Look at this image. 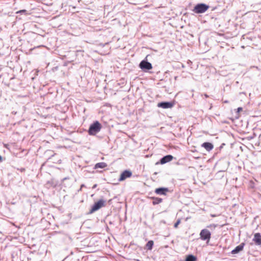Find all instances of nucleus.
I'll return each instance as SVG.
<instances>
[{"mask_svg": "<svg viewBox=\"0 0 261 261\" xmlns=\"http://www.w3.org/2000/svg\"><path fill=\"white\" fill-rule=\"evenodd\" d=\"M139 67L144 71H146L152 68L151 64L145 60H142L140 63Z\"/></svg>", "mask_w": 261, "mask_h": 261, "instance_id": "nucleus-4", "label": "nucleus"}, {"mask_svg": "<svg viewBox=\"0 0 261 261\" xmlns=\"http://www.w3.org/2000/svg\"><path fill=\"white\" fill-rule=\"evenodd\" d=\"M211 235V232L208 231V229H202L200 233V238L202 240L206 241L207 243H208L210 241Z\"/></svg>", "mask_w": 261, "mask_h": 261, "instance_id": "nucleus-5", "label": "nucleus"}, {"mask_svg": "<svg viewBox=\"0 0 261 261\" xmlns=\"http://www.w3.org/2000/svg\"><path fill=\"white\" fill-rule=\"evenodd\" d=\"M253 241L256 245L261 246V235L259 233L254 234Z\"/></svg>", "mask_w": 261, "mask_h": 261, "instance_id": "nucleus-10", "label": "nucleus"}, {"mask_svg": "<svg viewBox=\"0 0 261 261\" xmlns=\"http://www.w3.org/2000/svg\"><path fill=\"white\" fill-rule=\"evenodd\" d=\"M96 187H97V185H96V184H95V185L93 186L92 189H94V188H95Z\"/></svg>", "mask_w": 261, "mask_h": 261, "instance_id": "nucleus-20", "label": "nucleus"}, {"mask_svg": "<svg viewBox=\"0 0 261 261\" xmlns=\"http://www.w3.org/2000/svg\"><path fill=\"white\" fill-rule=\"evenodd\" d=\"M244 246V243H241L239 245L237 246L233 250H232L231 253L233 254L238 253L243 249Z\"/></svg>", "mask_w": 261, "mask_h": 261, "instance_id": "nucleus-11", "label": "nucleus"}, {"mask_svg": "<svg viewBox=\"0 0 261 261\" xmlns=\"http://www.w3.org/2000/svg\"><path fill=\"white\" fill-rule=\"evenodd\" d=\"M169 189L167 188H159L155 190V193L160 195H166Z\"/></svg>", "mask_w": 261, "mask_h": 261, "instance_id": "nucleus-9", "label": "nucleus"}, {"mask_svg": "<svg viewBox=\"0 0 261 261\" xmlns=\"http://www.w3.org/2000/svg\"><path fill=\"white\" fill-rule=\"evenodd\" d=\"M243 110L242 108L239 107L237 109V112L239 113L240 111H242Z\"/></svg>", "mask_w": 261, "mask_h": 261, "instance_id": "nucleus-18", "label": "nucleus"}, {"mask_svg": "<svg viewBox=\"0 0 261 261\" xmlns=\"http://www.w3.org/2000/svg\"><path fill=\"white\" fill-rule=\"evenodd\" d=\"M173 159V156L172 155H167L163 157L160 161V162L156 163V165L160 163L161 164H165L168 162L171 161Z\"/></svg>", "mask_w": 261, "mask_h": 261, "instance_id": "nucleus-6", "label": "nucleus"}, {"mask_svg": "<svg viewBox=\"0 0 261 261\" xmlns=\"http://www.w3.org/2000/svg\"><path fill=\"white\" fill-rule=\"evenodd\" d=\"M106 201L103 199H100L98 200L97 202L95 203L94 205L92 206L91 209L90 210V213H92L95 211H97L101 207L104 206L105 205Z\"/></svg>", "mask_w": 261, "mask_h": 261, "instance_id": "nucleus-3", "label": "nucleus"}, {"mask_svg": "<svg viewBox=\"0 0 261 261\" xmlns=\"http://www.w3.org/2000/svg\"><path fill=\"white\" fill-rule=\"evenodd\" d=\"M107 166V164L105 162H100L96 164L94 166V169L105 168Z\"/></svg>", "mask_w": 261, "mask_h": 261, "instance_id": "nucleus-13", "label": "nucleus"}, {"mask_svg": "<svg viewBox=\"0 0 261 261\" xmlns=\"http://www.w3.org/2000/svg\"><path fill=\"white\" fill-rule=\"evenodd\" d=\"M173 106V103L171 102H161L158 104V107L163 109L171 108Z\"/></svg>", "mask_w": 261, "mask_h": 261, "instance_id": "nucleus-8", "label": "nucleus"}, {"mask_svg": "<svg viewBox=\"0 0 261 261\" xmlns=\"http://www.w3.org/2000/svg\"><path fill=\"white\" fill-rule=\"evenodd\" d=\"M132 175V173L129 170L124 171L120 175L119 181H123L126 178L130 177Z\"/></svg>", "mask_w": 261, "mask_h": 261, "instance_id": "nucleus-7", "label": "nucleus"}, {"mask_svg": "<svg viewBox=\"0 0 261 261\" xmlns=\"http://www.w3.org/2000/svg\"><path fill=\"white\" fill-rule=\"evenodd\" d=\"M101 127V124L98 121H96L90 125L88 130V133L90 135H95L100 132Z\"/></svg>", "mask_w": 261, "mask_h": 261, "instance_id": "nucleus-1", "label": "nucleus"}, {"mask_svg": "<svg viewBox=\"0 0 261 261\" xmlns=\"http://www.w3.org/2000/svg\"><path fill=\"white\" fill-rule=\"evenodd\" d=\"M179 223H180V220H178L176 223H175V224L174 225V227H177L178 225L179 224Z\"/></svg>", "mask_w": 261, "mask_h": 261, "instance_id": "nucleus-17", "label": "nucleus"}, {"mask_svg": "<svg viewBox=\"0 0 261 261\" xmlns=\"http://www.w3.org/2000/svg\"><path fill=\"white\" fill-rule=\"evenodd\" d=\"M211 216H212V217H216V215H215L211 214Z\"/></svg>", "mask_w": 261, "mask_h": 261, "instance_id": "nucleus-21", "label": "nucleus"}, {"mask_svg": "<svg viewBox=\"0 0 261 261\" xmlns=\"http://www.w3.org/2000/svg\"><path fill=\"white\" fill-rule=\"evenodd\" d=\"M209 8L210 6L205 4H198L194 7L193 11L197 14L203 13L205 12Z\"/></svg>", "mask_w": 261, "mask_h": 261, "instance_id": "nucleus-2", "label": "nucleus"}, {"mask_svg": "<svg viewBox=\"0 0 261 261\" xmlns=\"http://www.w3.org/2000/svg\"><path fill=\"white\" fill-rule=\"evenodd\" d=\"M84 186H85V185H83H83H81V186L80 190H82V188H84Z\"/></svg>", "mask_w": 261, "mask_h": 261, "instance_id": "nucleus-19", "label": "nucleus"}, {"mask_svg": "<svg viewBox=\"0 0 261 261\" xmlns=\"http://www.w3.org/2000/svg\"><path fill=\"white\" fill-rule=\"evenodd\" d=\"M196 260V258L193 255H189L186 259V261H195Z\"/></svg>", "mask_w": 261, "mask_h": 261, "instance_id": "nucleus-16", "label": "nucleus"}, {"mask_svg": "<svg viewBox=\"0 0 261 261\" xmlns=\"http://www.w3.org/2000/svg\"><path fill=\"white\" fill-rule=\"evenodd\" d=\"M153 245V241H149L147 242V243L146 245V248L148 250H151L152 249V247Z\"/></svg>", "mask_w": 261, "mask_h": 261, "instance_id": "nucleus-15", "label": "nucleus"}, {"mask_svg": "<svg viewBox=\"0 0 261 261\" xmlns=\"http://www.w3.org/2000/svg\"><path fill=\"white\" fill-rule=\"evenodd\" d=\"M201 147L204 148L207 151H210L214 148V145L210 142H204L201 144Z\"/></svg>", "mask_w": 261, "mask_h": 261, "instance_id": "nucleus-12", "label": "nucleus"}, {"mask_svg": "<svg viewBox=\"0 0 261 261\" xmlns=\"http://www.w3.org/2000/svg\"><path fill=\"white\" fill-rule=\"evenodd\" d=\"M2 161V157L0 155V162Z\"/></svg>", "mask_w": 261, "mask_h": 261, "instance_id": "nucleus-22", "label": "nucleus"}, {"mask_svg": "<svg viewBox=\"0 0 261 261\" xmlns=\"http://www.w3.org/2000/svg\"><path fill=\"white\" fill-rule=\"evenodd\" d=\"M152 199L153 200L152 201V204L153 205L159 204L161 203L163 201V199L162 198L159 197H152Z\"/></svg>", "mask_w": 261, "mask_h": 261, "instance_id": "nucleus-14", "label": "nucleus"}]
</instances>
